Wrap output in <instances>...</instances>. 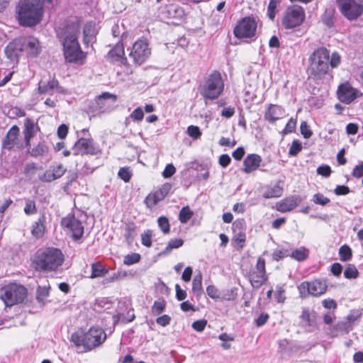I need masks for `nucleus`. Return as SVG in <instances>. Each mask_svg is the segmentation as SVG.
<instances>
[{"mask_svg":"<svg viewBox=\"0 0 363 363\" xmlns=\"http://www.w3.org/2000/svg\"><path fill=\"white\" fill-rule=\"evenodd\" d=\"M64 261V255L60 249L53 247H42L32 256L30 266L38 272L48 274L56 272Z\"/></svg>","mask_w":363,"mask_h":363,"instance_id":"obj_1","label":"nucleus"},{"mask_svg":"<svg viewBox=\"0 0 363 363\" xmlns=\"http://www.w3.org/2000/svg\"><path fill=\"white\" fill-rule=\"evenodd\" d=\"M106 340V334L103 328L93 326L86 332L77 331L70 337L78 352H88L101 346Z\"/></svg>","mask_w":363,"mask_h":363,"instance_id":"obj_2","label":"nucleus"},{"mask_svg":"<svg viewBox=\"0 0 363 363\" xmlns=\"http://www.w3.org/2000/svg\"><path fill=\"white\" fill-rule=\"evenodd\" d=\"M16 14L21 25L35 26L40 22L42 17V4L34 0H20L16 6Z\"/></svg>","mask_w":363,"mask_h":363,"instance_id":"obj_3","label":"nucleus"},{"mask_svg":"<svg viewBox=\"0 0 363 363\" xmlns=\"http://www.w3.org/2000/svg\"><path fill=\"white\" fill-rule=\"evenodd\" d=\"M329 51L323 47L315 50L310 55L308 72L311 77L315 79H321L328 72Z\"/></svg>","mask_w":363,"mask_h":363,"instance_id":"obj_4","label":"nucleus"},{"mask_svg":"<svg viewBox=\"0 0 363 363\" xmlns=\"http://www.w3.org/2000/svg\"><path fill=\"white\" fill-rule=\"evenodd\" d=\"M224 82L221 74L218 71H213L200 86L201 96L207 99L213 100L218 99L223 91Z\"/></svg>","mask_w":363,"mask_h":363,"instance_id":"obj_5","label":"nucleus"},{"mask_svg":"<svg viewBox=\"0 0 363 363\" xmlns=\"http://www.w3.org/2000/svg\"><path fill=\"white\" fill-rule=\"evenodd\" d=\"M72 31L67 34L63 41L65 57L69 62H75L82 55L79 44L77 41V33H79L78 24L72 26Z\"/></svg>","mask_w":363,"mask_h":363,"instance_id":"obj_6","label":"nucleus"},{"mask_svg":"<svg viewBox=\"0 0 363 363\" xmlns=\"http://www.w3.org/2000/svg\"><path fill=\"white\" fill-rule=\"evenodd\" d=\"M304 9L298 5L289 6L284 12L281 23L286 29L295 28L300 26L305 21Z\"/></svg>","mask_w":363,"mask_h":363,"instance_id":"obj_7","label":"nucleus"},{"mask_svg":"<svg viewBox=\"0 0 363 363\" xmlns=\"http://www.w3.org/2000/svg\"><path fill=\"white\" fill-rule=\"evenodd\" d=\"M27 296V289L22 285L10 284L1 289V297L7 306L21 303Z\"/></svg>","mask_w":363,"mask_h":363,"instance_id":"obj_8","label":"nucleus"},{"mask_svg":"<svg viewBox=\"0 0 363 363\" xmlns=\"http://www.w3.org/2000/svg\"><path fill=\"white\" fill-rule=\"evenodd\" d=\"M151 50L145 40H138L133 45L129 57L133 60L134 65H141L150 57Z\"/></svg>","mask_w":363,"mask_h":363,"instance_id":"obj_9","label":"nucleus"},{"mask_svg":"<svg viewBox=\"0 0 363 363\" xmlns=\"http://www.w3.org/2000/svg\"><path fill=\"white\" fill-rule=\"evenodd\" d=\"M328 289L325 281L315 279L312 281H303L298 286L301 297L305 298L308 295L320 296L324 294Z\"/></svg>","mask_w":363,"mask_h":363,"instance_id":"obj_10","label":"nucleus"},{"mask_svg":"<svg viewBox=\"0 0 363 363\" xmlns=\"http://www.w3.org/2000/svg\"><path fill=\"white\" fill-rule=\"evenodd\" d=\"M336 2L342 14L348 20H355L363 13V5L356 0H336Z\"/></svg>","mask_w":363,"mask_h":363,"instance_id":"obj_11","label":"nucleus"},{"mask_svg":"<svg viewBox=\"0 0 363 363\" xmlns=\"http://www.w3.org/2000/svg\"><path fill=\"white\" fill-rule=\"evenodd\" d=\"M61 225L64 230L69 234L74 240H79L84 234L82 223L74 215H67L61 220Z\"/></svg>","mask_w":363,"mask_h":363,"instance_id":"obj_12","label":"nucleus"},{"mask_svg":"<svg viewBox=\"0 0 363 363\" xmlns=\"http://www.w3.org/2000/svg\"><path fill=\"white\" fill-rule=\"evenodd\" d=\"M256 30L257 23L255 19L245 17L235 27L234 34L238 38H251L255 35Z\"/></svg>","mask_w":363,"mask_h":363,"instance_id":"obj_13","label":"nucleus"},{"mask_svg":"<svg viewBox=\"0 0 363 363\" xmlns=\"http://www.w3.org/2000/svg\"><path fill=\"white\" fill-rule=\"evenodd\" d=\"M73 155H96L99 150L94 145L93 140L91 138H82L79 139L72 147Z\"/></svg>","mask_w":363,"mask_h":363,"instance_id":"obj_14","label":"nucleus"},{"mask_svg":"<svg viewBox=\"0 0 363 363\" xmlns=\"http://www.w3.org/2000/svg\"><path fill=\"white\" fill-rule=\"evenodd\" d=\"M20 42L23 52L30 57H36L41 51L39 40L32 36L21 37Z\"/></svg>","mask_w":363,"mask_h":363,"instance_id":"obj_15","label":"nucleus"},{"mask_svg":"<svg viewBox=\"0 0 363 363\" xmlns=\"http://www.w3.org/2000/svg\"><path fill=\"white\" fill-rule=\"evenodd\" d=\"M23 52L19 38L10 42L4 49L6 57L13 63H18Z\"/></svg>","mask_w":363,"mask_h":363,"instance_id":"obj_16","label":"nucleus"},{"mask_svg":"<svg viewBox=\"0 0 363 363\" xmlns=\"http://www.w3.org/2000/svg\"><path fill=\"white\" fill-rule=\"evenodd\" d=\"M355 318L352 315H347L345 319L337 322L333 328L330 329L332 336H337L340 334H347L352 330L353 323Z\"/></svg>","mask_w":363,"mask_h":363,"instance_id":"obj_17","label":"nucleus"},{"mask_svg":"<svg viewBox=\"0 0 363 363\" xmlns=\"http://www.w3.org/2000/svg\"><path fill=\"white\" fill-rule=\"evenodd\" d=\"M285 116L286 111L284 108L277 104H269L266 109L264 118L269 123L273 124Z\"/></svg>","mask_w":363,"mask_h":363,"instance_id":"obj_18","label":"nucleus"},{"mask_svg":"<svg viewBox=\"0 0 363 363\" xmlns=\"http://www.w3.org/2000/svg\"><path fill=\"white\" fill-rule=\"evenodd\" d=\"M38 130L39 127L37 123H34L33 120L29 118L25 119L23 134L26 147H30V140L35 135Z\"/></svg>","mask_w":363,"mask_h":363,"instance_id":"obj_19","label":"nucleus"},{"mask_svg":"<svg viewBox=\"0 0 363 363\" xmlns=\"http://www.w3.org/2000/svg\"><path fill=\"white\" fill-rule=\"evenodd\" d=\"M317 313L309 308L303 307L301 308V313L299 315L300 324L304 328H314L317 321Z\"/></svg>","mask_w":363,"mask_h":363,"instance_id":"obj_20","label":"nucleus"},{"mask_svg":"<svg viewBox=\"0 0 363 363\" xmlns=\"http://www.w3.org/2000/svg\"><path fill=\"white\" fill-rule=\"evenodd\" d=\"M358 91L350 85L345 84H341L337 90L339 99L345 104H350L357 97Z\"/></svg>","mask_w":363,"mask_h":363,"instance_id":"obj_21","label":"nucleus"},{"mask_svg":"<svg viewBox=\"0 0 363 363\" xmlns=\"http://www.w3.org/2000/svg\"><path fill=\"white\" fill-rule=\"evenodd\" d=\"M301 199L298 196H293L287 197L280 201L276 204V208L278 211L281 213L290 211L296 208L299 203Z\"/></svg>","mask_w":363,"mask_h":363,"instance_id":"obj_22","label":"nucleus"},{"mask_svg":"<svg viewBox=\"0 0 363 363\" xmlns=\"http://www.w3.org/2000/svg\"><path fill=\"white\" fill-rule=\"evenodd\" d=\"M262 160V157L257 154L248 155L243 161V172L245 173H251L259 168Z\"/></svg>","mask_w":363,"mask_h":363,"instance_id":"obj_23","label":"nucleus"},{"mask_svg":"<svg viewBox=\"0 0 363 363\" xmlns=\"http://www.w3.org/2000/svg\"><path fill=\"white\" fill-rule=\"evenodd\" d=\"M19 128L14 125H13L9 130L8 131L6 135L5 136L3 142L4 147L6 149H11L16 145L18 144V138L19 135Z\"/></svg>","mask_w":363,"mask_h":363,"instance_id":"obj_24","label":"nucleus"},{"mask_svg":"<svg viewBox=\"0 0 363 363\" xmlns=\"http://www.w3.org/2000/svg\"><path fill=\"white\" fill-rule=\"evenodd\" d=\"M160 13L166 18H177L183 15V10L176 4H169L160 9Z\"/></svg>","mask_w":363,"mask_h":363,"instance_id":"obj_25","label":"nucleus"},{"mask_svg":"<svg viewBox=\"0 0 363 363\" xmlns=\"http://www.w3.org/2000/svg\"><path fill=\"white\" fill-rule=\"evenodd\" d=\"M65 172V169L62 164L52 167V169L47 170L41 179L45 182H51L61 177Z\"/></svg>","mask_w":363,"mask_h":363,"instance_id":"obj_26","label":"nucleus"},{"mask_svg":"<svg viewBox=\"0 0 363 363\" xmlns=\"http://www.w3.org/2000/svg\"><path fill=\"white\" fill-rule=\"evenodd\" d=\"M283 194L282 182L278 181L275 184L266 187L263 193L264 199H274L281 197Z\"/></svg>","mask_w":363,"mask_h":363,"instance_id":"obj_27","label":"nucleus"},{"mask_svg":"<svg viewBox=\"0 0 363 363\" xmlns=\"http://www.w3.org/2000/svg\"><path fill=\"white\" fill-rule=\"evenodd\" d=\"M124 47L123 43H118L108 52V57L113 60L121 61L123 64L127 62V59L124 57Z\"/></svg>","mask_w":363,"mask_h":363,"instance_id":"obj_28","label":"nucleus"},{"mask_svg":"<svg viewBox=\"0 0 363 363\" xmlns=\"http://www.w3.org/2000/svg\"><path fill=\"white\" fill-rule=\"evenodd\" d=\"M45 231V216H40L32 225L31 233L36 238L43 236Z\"/></svg>","mask_w":363,"mask_h":363,"instance_id":"obj_29","label":"nucleus"},{"mask_svg":"<svg viewBox=\"0 0 363 363\" xmlns=\"http://www.w3.org/2000/svg\"><path fill=\"white\" fill-rule=\"evenodd\" d=\"M202 274L201 272L194 276L192 281V292L199 298L203 292L202 289Z\"/></svg>","mask_w":363,"mask_h":363,"instance_id":"obj_30","label":"nucleus"},{"mask_svg":"<svg viewBox=\"0 0 363 363\" xmlns=\"http://www.w3.org/2000/svg\"><path fill=\"white\" fill-rule=\"evenodd\" d=\"M267 280V276L260 274L258 272L254 270L250 275V281L254 288H259Z\"/></svg>","mask_w":363,"mask_h":363,"instance_id":"obj_31","label":"nucleus"},{"mask_svg":"<svg viewBox=\"0 0 363 363\" xmlns=\"http://www.w3.org/2000/svg\"><path fill=\"white\" fill-rule=\"evenodd\" d=\"M108 269L105 268L100 262L93 263L91 264V274L90 278L94 279L101 277L108 273Z\"/></svg>","mask_w":363,"mask_h":363,"instance_id":"obj_32","label":"nucleus"},{"mask_svg":"<svg viewBox=\"0 0 363 363\" xmlns=\"http://www.w3.org/2000/svg\"><path fill=\"white\" fill-rule=\"evenodd\" d=\"M50 293V285L47 281V284L38 286L37 289V300L41 303H45V300L48 297Z\"/></svg>","mask_w":363,"mask_h":363,"instance_id":"obj_33","label":"nucleus"},{"mask_svg":"<svg viewBox=\"0 0 363 363\" xmlns=\"http://www.w3.org/2000/svg\"><path fill=\"white\" fill-rule=\"evenodd\" d=\"M48 146L44 142H40L36 146L31 149L30 154L35 157L43 156L48 153Z\"/></svg>","mask_w":363,"mask_h":363,"instance_id":"obj_34","label":"nucleus"},{"mask_svg":"<svg viewBox=\"0 0 363 363\" xmlns=\"http://www.w3.org/2000/svg\"><path fill=\"white\" fill-rule=\"evenodd\" d=\"M308 256V250L304 247L296 249L290 253L289 257L292 259L301 262L305 260Z\"/></svg>","mask_w":363,"mask_h":363,"instance_id":"obj_35","label":"nucleus"},{"mask_svg":"<svg viewBox=\"0 0 363 363\" xmlns=\"http://www.w3.org/2000/svg\"><path fill=\"white\" fill-rule=\"evenodd\" d=\"M135 225L133 223L125 224L124 236L128 243H131L135 237Z\"/></svg>","mask_w":363,"mask_h":363,"instance_id":"obj_36","label":"nucleus"},{"mask_svg":"<svg viewBox=\"0 0 363 363\" xmlns=\"http://www.w3.org/2000/svg\"><path fill=\"white\" fill-rule=\"evenodd\" d=\"M58 86V82L52 79L49 81L46 84H40L38 90L40 94H50L53 89Z\"/></svg>","mask_w":363,"mask_h":363,"instance_id":"obj_37","label":"nucleus"},{"mask_svg":"<svg viewBox=\"0 0 363 363\" xmlns=\"http://www.w3.org/2000/svg\"><path fill=\"white\" fill-rule=\"evenodd\" d=\"M166 306V302L164 299L160 298L155 301L152 306L151 311L152 315H158L162 313Z\"/></svg>","mask_w":363,"mask_h":363,"instance_id":"obj_38","label":"nucleus"},{"mask_svg":"<svg viewBox=\"0 0 363 363\" xmlns=\"http://www.w3.org/2000/svg\"><path fill=\"white\" fill-rule=\"evenodd\" d=\"M133 309L128 311L127 317L125 316L123 313H118L113 316V319L115 322H121L123 323H127L132 322L135 316V314L133 313Z\"/></svg>","mask_w":363,"mask_h":363,"instance_id":"obj_39","label":"nucleus"},{"mask_svg":"<svg viewBox=\"0 0 363 363\" xmlns=\"http://www.w3.org/2000/svg\"><path fill=\"white\" fill-rule=\"evenodd\" d=\"M339 255L341 261H349L352 256V250L348 245H344L342 247H340L339 250Z\"/></svg>","mask_w":363,"mask_h":363,"instance_id":"obj_40","label":"nucleus"},{"mask_svg":"<svg viewBox=\"0 0 363 363\" xmlns=\"http://www.w3.org/2000/svg\"><path fill=\"white\" fill-rule=\"evenodd\" d=\"M184 244V240L182 239H172L169 241L167 247L163 251V254L169 253L173 249H177L182 246Z\"/></svg>","mask_w":363,"mask_h":363,"instance_id":"obj_41","label":"nucleus"},{"mask_svg":"<svg viewBox=\"0 0 363 363\" xmlns=\"http://www.w3.org/2000/svg\"><path fill=\"white\" fill-rule=\"evenodd\" d=\"M194 215L193 211L188 206L183 207L179 214V219L181 223H186Z\"/></svg>","mask_w":363,"mask_h":363,"instance_id":"obj_42","label":"nucleus"},{"mask_svg":"<svg viewBox=\"0 0 363 363\" xmlns=\"http://www.w3.org/2000/svg\"><path fill=\"white\" fill-rule=\"evenodd\" d=\"M358 275L359 272L354 264H349L347 265L344 272V276L346 279H356L358 277Z\"/></svg>","mask_w":363,"mask_h":363,"instance_id":"obj_43","label":"nucleus"},{"mask_svg":"<svg viewBox=\"0 0 363 363\" xmlns=\"http://www.w3.org/2000/svg\"><path fill=\"white\" fill-rule=\"evenodd\" d=\"M84 42L86 44L91 42L94 39V30L91 25L86 24L84 28Z\"/></svg>","mask_w":363,"mask_h":363,"instance_id":"obj_44","label":"nucleus"},{"mask_svg":"<svg viewBox=\"0 0 363 363\" xmlns=\"http://www.w3.org/2000/svg\"><path fill=\"white\" fill-rule=\"evenodd\" d=\"M158 225L160 228L161 230L164 233L167 234L169 232V220L164 217L161 216L157 219Z\"/></svg>","mask_w":363,"mask_h":363,"instance_id":"obj_45","label":"nucleus"},{"mask_svg":"<svg viewBox=\"0 0 363 363\" xmlns=\"http://www.w3.org/2000/svg\"><path fill=\"white\" fill-rule=\"evenodd\" d=\"M152 231L151 230H147L141 235V242L142 244L147 247L152 245Z\"/></svg>","mask_w":363,"mask_h":363,"instance_id":"obj_46","label":"nucleus"},{"mask_svg":"<svg viewBox=\"0 0 363 363\" xmlns=\"http://www.w3.org/2000/svg\"><path fill=\"white\" fill-rule=\"evenodd\" d=\"M140 259V255L138 253H132L124 257L123 263L125 265H132L138 263Z\"/></svg>","mask_w":363,"mask_h":363,"instance_id":"obj_47","label":"nucleus"},{"mask_svg":"<svg viewBox=\"0 0 363 363\" xmlns=\"http://www.w3.org/2000/svg\"><path fill=\"white\" fill-rule=\"evenodd\" d=\"M290 255V252L286 249H277L272 253V258L275 261H279Z\"/></svg>","mask_w":363,"mask_h":363,"instance_id":"obj_48","label":"nucleus"},{"mask_svg":"<svg viewBox=\"0 0 363 363\" xmlns=\"http://www.w3.org/2000/svg\"><path fill=\"white\" fill-rule=\"evenodd\" d=\"M24 212L27 215L35 214L37 212L34 201L29 199L26 201V206L24 207Z\"/></svg>","mask_w":363,"mask_h":363,"instance_id":"obj_49","label":"nucleus"},{"mask_svg":"<svg viewBox=\"0 0 363 363\" xmlns=\"http://www.w3.org/2000/svg\"><path fill=\"white\" fill-rule=\"evenodd\" d=\"M279 1L278 0H270L268 5V16L269 18L273 20L276 15V9Z\"/></svg>","mask_w":363,"mask_h":363,"instance_id":"obj_50","label":"nucleus"},{"mask_svg":"<svg viewBox=\"0 0 363 363\" xmlns=\"http://www.w3.org/2000/svg\"><path fill=\"white\" fill-rule=\"evenodd\" d=\"M302 150V145L298 141H293L289 151V154L291 156H296Z\"/></svg>","mask_w":363,"mask_h":363,"instance_id":"obj_51","label":"nucleus"},{"mask_svg":"<svg viewBox=\"0 0 363 363\" xmlns=\"http://www.w3.org/2000/svg\"><path fill=\"white\" fill-rule=\"evenodd\" d=\"M313 201L316 204L325 206L330 202V199L322 194H315L313 196Z\"/></svg>","mask_w":363,"mask_h":363,"instance_id":"obj_52","label":"nucleus"},{"mask_svg":"<svg viewBox=\"0 0 363 363\" xmlns=\"http://www.w3.org/2000/svg\"><path fill=\"white\" fill-rule=\"evenodd\" d=\"M300 129L301 133L304 138H309L313 135V133L310 129V127L308 125L306 121L301 122Z\"/></svg>","mask_w":363,"mask_h":363,"instance_id":"obj_53","label":"nucleus"},{"mask_svg":"<svg viewBox=\"0 0 363 363\" xmlns=\"http://www.w3.org/2000/svg\"><path fill=\"white\" fill-rule=\"evenodd\" d=\"M130 117L135 121H141L144 117V113L140 107L136 108L130 115Z\"/></svg>","mask_w":363,"mask_h":363,"instance_id":"obj_54","label":"nucleus"},{"mask_svg":"<svg viewBox=\"0 0 363 363\" xmlns=\"http://www.w3.org/2000/svg\"><path fill=\"white\" fill-rule=\"evenodd\" d=\"M119 177L124 182H128L130 179L131 173L128 168L121 167L118 173Z\"/></svg>","mask_w":363,"mask_h":363,"instance_id":"obj_55","label":"nucleus"},{"mask_svg":"<svg viewBox=\"0 0 363 363\" xmlns=\"http://www.w3.org/2000/svg\"><path fill=\"white\" fill-rule=\"evenodd\" d=\"M187 133L189 136L194 139L199 138L201 135L199 128L195 125L189 126L187 128Z\"/></svg>","mask_w":363,"mask_h":363,"instance_id":"obj_56","label":"nucleus"},{"mask_svg":"<svg viewBox=\"0 0 363 363\" xmlns=\"http://www.w3.org/2000/svg\"><path fill=\"white\" fill-rule=\"evenodd\" d=\"M255 270L258 272L260 274L266 276L265 261L262 257L258 258Z\"/></svg>","mask_w":363,"mask_h":363,"instance_id":"obj_57","label":"nucleus"},{"mask_svg":"<svg viewBox=\"0 0 363 363\" xmlns=\"http://www.w3.org/2000/svg\"><path fill=\"white\" fill-rule=\"evenodd\" d=\"M206 293L208 296L213 299L219 298L218 290L213 285H209L206 287Z\"/></svg>","mask_w":363,"mask_h":363,"instance_id":"obj_58","label":"nucleus"},{"mask_svg":"<svg viewBox=\"0 0 363 363\" xmlns=\"http://www.w3.org/2000/svg\"><path fill=\"white\" fill-rule=\"evenodd\" d=\"M323 306L327 309H335L337 306L336 301L332 298H326L322 301Z\"/></svg>","mask_w":363,"mask_h":363,"instance_id":"obj_59","label":"nucleus"},{"mask_svg":"<svg viewBox=\"0 0 363 363\" xmlns=\"http://www.w3.org/2000/svg\"><path fill=\"white\" fill-rule=\"evenodd\" d=\"M269 315L268 313H262L257 319L255 320V324L257 327L264 325L268 320Z\"/></svg>","mask_w":363,"mask_h":363,"instance_id":"obj_60","label":"nucleus"},{"mask_svg":"<svg viewBox=\"0 0 363 363\" xmlns=\"http://www.w3.org/2000/svg\"><path fill=\"white\" fill-rule=\"evenodd\" d=\"M207 321L206 320H199L194 321L192 323V328L196 331H203L206 325Z\"/></svg>","mask_w":363,"mask_h":363,"instance_id":"obj_61","label":"nucleus"},{"mask_svg":"<svg viewBox=\"0 0 363 363\" xmlns=\"http://www.w3.org/2000/svg\"><path fill=\"white\" fill-rule=\"evenodd\" d=\"M176 172L175 167L172 164H169L166 166L165 169L162 172V175L164 178H169L172 177Z\"/></svg>","mask_w":363,"mask_h":363,"instance_id":"obj_62","label":"nucleus"},{"mask_svg":"<svg viewBox=\"0 0 363 363\" xmlns=\"http://www.w3.org/2000/svg\"><path fill=\"white\" fill-rule=\"evenodd\" d=\"M176 297L179 301L184 300L186 298L187 294L186 291L181 289L180 286L177 284L175 286Z\"/></svg>","mask_w":363,"mask_h":363,"instance_id":"obj_63","label":"nucleus"},{"mask_svg":"<svg viewBox=\"0 0 363 363\" xmlns=\"http://www.w3.org/2000/svg\"><path fill=\"white\" fill-rule=\"evenodd\" d=\"M352 175L356 178H360L363 176V163L354 167Z\"/></svg>","mask_w":363,"mask_h":363,"instance_id":"obj_64","label":"nucleus"}]
</instances>
